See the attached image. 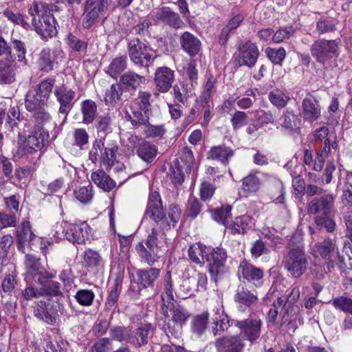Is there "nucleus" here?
Listing matches in <instances>:
<instances>
[{"mask_svg": "<svg viewBox=\"0 0 352 352\" xmlns=\"http://www.w3.org/2000/svg\"><path fill=\"white\" fill-rule=\"evenodd\" d=\"M342 252H345L346 256L340 252L336 243L330 238L316 243L312 248V254L314 257H321L327 261L328 272L331 271L336 261L340 263V268L349 267L352 269V252L350 245L344 244Z\"/></svg>", "mask_w": 352, "mask_h": 352, "instance_id": "f257e3e1", "label": "nucleus"}, {"mask_svg": "<svg viewBox=\"0 0 352 352\" xmlns=\"http://www.w3.org/2000/svg\"><path fill=\"white\" fill-rule=\"evenodd\" d=\"M127 50L131 61L139 67H149L157 57L152 47L140 38L131 40Z\"/></svg>", "mask_w": 352, "mask_h": 352, "instance_id": "f03ea898", "label": "nucleus"}, {"mask_svg": "<svg viewBox=\"0 0 352 352\" xmlns=\"http://www.w3.org/2000/svg\"><path fill=\"white\" fill-rule=\"evenodd\" d=\"M54 82L55 80L52 78H47L41 80L34 90L26 94L25 108L35 109L39 104H47L54 87Z\"/></svg>", "mask_w": 352, "mask_h": 352, "instance_id": "7ed1b4c3", "label": "nucleus"}, {"mask_svg": "<svg viewBox=\"0 0 352 352\" xmlns=\"http://www.w3.org/2000/svg\"><path fill=\"white\" fill-rule=\"evenodd\" d=\"M284 266L293 277L302 276L307 266V258L303 249L300 246L290 248L285 258Z\"/></svg>", "mask_w": 352, "mask_h": 352, "instance_id": "20e7f679", "label": "nucleus"}, {"mask_svg": "<svg viewBox=\"0 0 352 352\" xmlns=\"http://www.w3.org/2000/svg\"><path fill=\"white\" fill-rule=\"evenodd\" d=\"M227 252L225 249L219 247L210 248V252L208 253L206 261L208 263V270L212 279L217 281L227 272Z\"/></svg>", "mask_w": 352, "mask_h": 352, "instance_id": "39448f33", "label": "nucleus"}, {"mask_svg": "<svg viewBox=\"0 0 352 352\" xmlns=\"http://www.w3.org/2000/svg\"><path fill=\"white\" fill-rule=\"evenodd\" d=\"M338 49L337 41L320 39L312 44L311 53L318 63L324 65L329 60L338 56Z\"/></svg>", "mask_w": 352, "mask_h": 352, "instance_id": "423d86ee", "label": "nucleus"}, {"mask_svg": "<svg viewBox=\"0 0 352 352\" xmlns=\"http://www.w3.org/2000/svg\"><path fill=\"white\" fill-rule=\"evenodd\" d=\"M54 95L59 104L58 113L63 114L66 119L76 102V91L65 84H63L55 87Z\"/></svg>", "mask_w": 352, "mask_h": 352, "instance_id": "0eeeda50", "label": "nucleus"}, {"mask_svg": "<svg viewBox=\"0 0 352 352\" xmlns=\"http://www.w3.org/2000/svg\"><path fill=\"white\" fill-rule=\"evenodd\" d=\"M111 0H86L84 8V18L82 25L90 28L100 14H102L108 8Z\"/></svg>", "mask_w": 352, "mask_h": 352, "instance_id": "6e6552de", "label": "nucleus"}, {"mask_svg": "<svg viewBox=\"0 0 352 352\" xmlns=\"http://www.w3.org/2000/svg\"><path fill=\"white\" fill-rule=\"evenodd\" d=\"M263 322L256 316H250L248 318L236 320L234 325L241 330V333L251 343L254 342L261 336Z\"/></svg>", "mask_w": 352, "mask_h": 352, "instance_id": "1a4fd4ad", "label": "nucleus"}, {"mask_svg": "<svg viewBox=\"0 0 352 352\" xmlns=\"http://www.w3.org/2000/svg\"><path fill=\"white\" fill-rule=\"evenodd\" d=\"M45 142V134L41 131H34L24 140L18 148L16 154L19 157H27L28 155L40 151Z\"/></svg>", "mask_w": 352, "mask_h": 352, "instance_id": "9d476101", "label": "nucleus"}, {"mask_svg": "<svg viewBox=\"0 0 352 352\" xmlns=\"http://www.w3.org/2000/svg\"><path fill=\"white\" fill-rule=\"evenodd\" d=\"M259 51L256 44L247 41L238 48V53L234 58L239 66L252 67L257 61Z\"/></svg>", "mask_w": 352, "mask_h": 352, "instance_id": "9b49d317", "label": "nucleus"}, {"mask_svg": "<svg viewBox=\"0 0 352 352\" xmlns=\"http://www.w3.org/2000/svg\"><path fill=\"white\" fill-rule=\"evenodd\" d=\"M63 57V52L59 47L53 50L50 48L43 49L36 61L38 69L45 73L52 71L54 66L58 64V60Z\"/></svg>", "mask_w": 352, "mask_h": 352, "instance_id": "f8f14e48", "label": "nucleus"}, {"mask_svg": "<svg viewBox=\"0 0 352 352\" xmlns=\"http://www.w3.org/2000/svg\"><path fill=\"white\" fill-rule=\"evenodd\" d=\"M150 17L155 23L162 22L177 29L181 28L184 24L179 14L166 6L153 10L150 13Z\"/></svg>", "mask_w": 352, "mask_h": 352, "instance_id": "ddd939ff", "label": "nucleus"}, {"mask_svg": "<svg viewBox=\"0 0 352 352\" xmlns=\"http://www.w3.org/2000/svg\"><path fill=\"white\" fill-rule=\"evenodd\" d=\"M160 269L155 267L137 270L134 281L137 283L138 288L136 290L131 286V290L135 292L137 294H140V291L143 289L153 287L155 280L160 276Z\"/></svg>", "mask_w": 352, "mask_h": 352, "instance_id": "4468645a", "label": "nucleus"}, {"mask_svg": "<svg viewBox=\"0 0 352 352\" xmlns=\"http://www.w3.org/2000/svg\"><path fill=\"white\" fill-rule=\"evenodd\" d=\"M97 146L100 151V163L106 170L111 168L117 162L118 146L115 141L105 144L101 139L97 142Z\"/></svg>", "mask_w": 352, "mask_h": 352, "instance_id": "2eb2a0df", "label": "nucleus"}, {"mask_svg": "<svg viewBox=\"0 0 352 352\" xmlns=\"http://www.w3.org/2000/svg\"><path fill=\"white\" fill-rule=\"evenodd\" d=\"M322 107L318 100L307 94L302 102V117L305 121L312 123L319 119Z\"/></svg>", "mask_w": 352, "mask_h": 352, "instance_id": "dca6fc26", "label": "nucleus"}, {"mask_svg": "<svg viewBox=\"0 0 352 352\" xmlns=\"http://www.w3.org/2000/svg\"><path fill=\"white\" fill-rule=\"evenodd\" d=\"M56 20L52 14L42 16L36 22L32 19V25L35 31L44 39L55 36L57 33Z\"/></svg>", "mask_w": 352, "mask_h": 352, "instance_id": "f3484780", "label": "nucleus"}, {"mask_svg": "<svg viewBox=\"0 0 352 352\" xmlns=\"http://www.w3.org/2000/svg\"><path fill=\"white\" fill-rule=\"evenodd\" d=\"M189 316V312L183 307H173L172 318L167 322L169 332L175 337L179 336L183 324L186 323Z\"/></svg>", "mask_w": 352, "mask_h": 352, "instance_id": "a211bd4d", "label": "nucleus"}, {"mask_svg": "<svg viewBox=\"0 0 352 352\" xmlns=\"http://www.w3.org/2000/svg\"><path fill=\"white\" fill-rule=\"evenodd\" d=\"M154 331L155 328L151 323L141 324L134 331L131 330L129 343L136 348L146 345Z\"/></svg>", "mask_w": 352, "mask_h": 352, "instance_id": "6ab92c4d", "label": "nucleus"}, {"mask_svg": "<svg viewBox=\"0 0 352 352\" xmlns=\"http://www.w3.org/2000/svg\"><path fill=\"white\" fill-rule=\"evenodd\" d=\"M234 300L238 309L243 312L257 302L258 294L256 292H252L245 287L239 285L234 294Z\"/></svg>", "mask_w": 352, "mask_h": 352, "instance_id": "aec40b11", "label": "nucleus"}, {"mask_svg": "<svg viewBox=\"0 0 352 352\" xmlns=\"http://www.w3.org/2000/svg\"><path fill=\"white\" fill-rule=\"evenodd\" d=\"M175 80V72L168 67L157 68L155 72L154 82L157 91L168 92Z\"/></svg>", "mask_w": 352, "mask_h": 352, "instance_id": "412c9836", "label": "nucleus"}, {"mask_svg": "<svg viewBox=\"0 0 352 352\" xmlns=\"http://www.w3.org/2000/svg\"><path fill=\"white\" fill-rule=\"evenodd\" d=\"M67 240L73 243L82 244L89 239L91 228L86 222L78 224L69 223Z\"/></svg>", "mask_w": 352, "mask_h": 352, "instance_id": "4be33fe9", "label": "nucleus"}, {"mask_svg": "<svg viewBox=\"0 0 352 352\" xmlns=\"http://www.w3.org/2000/svg\"><path fill=\"white\" fill-rule=\"evenodd\" d=\"M144 216L151 218L155 223L162 221L164 218V212L159 192L155 191L150 194Z\"/></svg>", "mask_w": 352, "mask_h": 352, "instance_id": "5701e85b", "label": "nucleus"}, {"mask_svg": "<svg viewBox=\"0 0 352 352\" xmlns=\"http://www.w3.org/2000/svg\"><path fill=\"white\" fill-rule=\"evenodd\" d=\"M214 344L219 352H241L245 346V342L239 336L220 338Z\"/></svg>", "mask_w": 352, "mask_h": 352, "instance_id": "b1692460", "label": "nucleus"}, {"mask_svg": "<svg viewBox=\"0 0 352 352\" xmlns=\"http://www.w3.org/2000/svg\"><path fill=\"white\" fill-rule=\"evenodd\" d=\"M334 198L332 195H327L312 199L307 205L309 214L321 213L327 215L330 213Z\"/></svg>", "mask_w": 352, "mask_h": 352, "instance_id": "393cba45", "label": "nucleus"}, {"mask_svg": "<svg viewBox=\"0 0 352 352\" xmlns=\"http://www.w3.org/2000/svg\"><path fill=\"white\" fill-rule=\"evenodd\" d=\"M239 274H241L243 278L259 287L262 285L263 272L261 269L256 267L246 261L241 262L239 267Z\"/></svg>", "mask_w": 352, "mask_h": 352, "instance_id": "a878e982", "label": "nucleus"}, {"mask_svg": "<svg viewBox=\"0 0 352 352\" xmlns=\"http://www.w3.org/2000/svg\"><path fill=\"white\" fill-rule=\"evenodd\" d=\"M36 236L32 230L30 223L28 221L22 222L16 229V240L18 250L25 252V246H31Z\"/></svg>", "mask_w": 352, "mask_h": 352, "instance_id": "bb28decb", "label": "nucleus"}, {"mask_svg": "<svg viewBox=\"0 0 352 352\" xmlns=\"http://www.w3.org/2000/svg\"><path fill=\"white\" fill-rule=\"evenodd\" d=\"M213 311L214 314L212 320L214 326L212 327V333L214 336L220 335L230 326V319L221 305H219Z\"/></svg>", "mask_w": 352, "mask_h": 352, "instance_id": "cd10ccee", "label": "nucleus"}, {"mask_svg": "<svg viewBox=\"0 0 352 352\" xmlns=\"http://www.w3.org/2000/svg\"><path fill=\"white\" fill-rule=\"evenodd\" d=\"M16 63L12 57L0 60V84L10 85L15 81Z\"/></svg>", "mask_w": 352, "mask_h": 352, "instance_id": "c85d7f7f", "label": "nucleus"}, {"mask_svg": "<svg viewBox=\"0 0 352 352\" xmlns=\"http://www.w3.org/2000/svg\"><path fill=\"white\" fill-rule=\"evenodd\" d=\"M254 226V220L249 215H242L237 217L234 220L231 221L228 226L229 230L232 234H244L247 230L252 228Z\"/></svg>", "mask_w": 352, "mask_h": 352, "instance_id": "c756f323", "label": "nucleus"}, {"mask_svg": "<svg viewBox=\"0 0 352 352\" xmlns=\"http://www.w3.org/2000/svg\"><path fill=\"white\" fill-rule=\"evenodd\" d=\"M180 43L184 51L191 56L197 54L201 47L200 41L188 32L182 34L180 38Z\"/></svg>", "mask_w": 352, "mask_h": 352, "instance_id": "7c9ffc66", "label": "nucleus"}, {"mask_svg": "<svg viewBox=\"0 0 352 352\" xmlns=\"http://www.w3.org/2000/svg\"><path fill=\"white\" fill-rule=\"evenodd\" d=\"M146 78L134 72L128 71L120 76V83L128 90H136L142 84L144 83Z\"/></svg>", "mask_w": 352, "mask_h": 352, "instance_id": "2f4dec72", "label": "nucleus"}, {"mask_svg": "<svg viewBox=\"0 0 352 352\" xmlns=\"http://www.w3.org/2000/svg\"><path fill=\"white\" fill-rule=\"evenodd\" d=\"M234 155V151L224 145L214 146L208 152V158L220 162L224 165L229 163Z\"/></svg>", "mask_w": 352, "mask_h": 352, "instance_id": "473e14b6", "label": "nucleus"}, {"mask_svg": "<svg viewBox=\"0 0 352 352\" xmlns=\"http://www.w3.org/2000/svg\"><path fill=\"white\" fill-rule=\"evenodd\" d=\"M135 249L141 261L150 266L153 265L157 262L160 257V253L161 250L144 248V245L142 242L136 245Z\"/></svg>", "mask_w": 352, "mask_h": 352, "instance_id": "72a5a7b5", "label": "nucleus"}, {"mask_svg": "<svg viewBox=\"0 0 352 352\" xmlns=\"http://www.w3.org/2000/svg\"><path fill=\"white\" fill-rule=\"evenodd\" d=\"M91 181L104 191L111 190L116 186L115 182L103 170L98 169L91 175Z\"/></svg>", "mask_w": 352, "mask_h": 352, "instance_id": "f704fd0d", "label": "nucleus"}, {"mask_svg": "<svg viewBox=\"0 0 352 352\" xmlns=\"http://www.w3.org/2000/svg\"><path fill=\"white\" fill-rule=\"evenodd\" d=\"M157 147L145 140H142L137 146L138 155L146 162H153L157 155Z\"/></svg>", "mask_w": 352, "mask_h": 352, "instance_id": "c9c22d12", "label": "nucleus"}, {"mask_svg": "<svg viewBox=\"0 0 352 352\" xmlns=\"http://www.w3.org/2000/svg\"><path fill=\"white\" fill-rule=\"evenodd\" d=\"M208 252H210V247H206L201 243H195L188 249L189 258L196 264H201L204 260L206 261Z\"/></svg>", "mask_w": 352, "mask_h": 352, "instance_id": "e433bc0d", "label": "nucleus"}, {"mask_svg": "<svg viewBox=\"0 0 352 352\" xmlns=\"http://www.w3.org/2000/svg\"><path fill=\"white\" fill-rule=\"evenodd\" d=\"M127 58L126 56H119L114 58L108 67L106 73L113 78H117L120 74L126 69Z\"/></svg>", "mask_w": 352, "mask_h": 352, "instance_id": "4c0bfd02", "label": "nucleus"}, {"mask_svg": "<svg viewBox=\"0 0 352 352\" xmlns=\"http://www.w3.org/2000/svg\"><path fill=\"white\" fill-rule=\"evenodd\" d=\"M38 283L41 285V289L43 296L58 297L62 296L61 285L58 282L54 280L43 282L42 278L39 277Z\"/></svg>", "mask_w": 352, "mask_h": 352, "instance_id": "58836bf2", "label": "nucleus"}, {"mask_svg": "<svg viewBox=\"0 0 352 352\" xmlns=\"http://www.w3.org/2000/svg\"><path fill=\"white\" fill-rule=\"evenodd\" d=\"M34 315L38 320L48 324L52 325L56 322V317L48 311L47 303L43 300L36 303L34 307Z\"/></svg>", "mask_w": 352, "mask_h": 352, "instance_id": "ea45409f", "label": "nucleus"}, {"mask_svg": "<svg viewBox=\"0 0 352 352\" xmlns=\"http://www.w3.org/2000/svg\"><path fill=\"white\" fill-rule=\"evenodd\" d=\"M80 111L82 115V122L89 124L95 119L97 105L93 100H85L80 103Z\"/></svg>", "mask_w": 352, "mask_h": 352, "instance_id": "a19ab883", "label": "nucleus"}, {"mask_svg": "<svg viewBox=\"0 0 352 352\" xmlns=\"http://www.w3.org/2000/svg\"><path fill=\"white\" fill-rule=\"evenodd\" d=\"M98 136L104 141L105 136L112 131V119L109 116L104 115L98 117L95 123Z\"/></svg>", "mask_w": 352, "mask_h": 352, "instance_id": "79ce46f5", "label": "nucleus"}, {"mask_svg": "<svg viewBox=\"0 0 352 352\" xmlns=\"http://www.w3.org/2000/svg\"><path fill=\"white\" fill-rule=\"evenodd\" d=\"M150 112L140 110L137 107L131 106V113L129 118L131 124L135 127L144 126L148 122Z\"/></svg>", "mask_w": 352, "mask_h": 352, "instance_id": "37998d69", "label": "nucleus"}, {"mask_svg": "<svg viewBox=\"0 0 352 352\" xmlns=\"http://www.w3.org/2000/svg\"><path fill=\"white\" fill-rule=\"evenodd\" d=\"M261 185V179L254 174H249L242 179V190L245 194L256 193Z\"/></svg>", "mask_w": 352, "mask_h": 352, "instance_id": "c03bdc74", "label": "nucleus"}, {"mask_svg": "<svg viewBox=\"0 0 352 352\" xmlns=\"http://www.w3.org/2000/svg\"><path fill=\"white\" fill-rule=\"evenodd\" d=\"M84 265L91 268L102 267L104 264V260L100 254L91 249L87 250L84 253Z\"/></svg>", "mask_w": 352, "mask_h": 352, "instance_id": "a18cd8bd", "label": "nucleus"}, {"mask_svg": "<svg viewBox=\"0 0 352 352\" xmlns=\"http://www.w3.org/2000/svg\"><path fill=\"white\" fill-rule=\"evenodd\" d=\"M122 89L120 83L113 84L109 89H107L104 96V101L107 105H113L121 99Z\"/></svg>", "mask_w": 352, "mask_h": 352, "instance_id": "49530a36", "label": "nucleus"}, {"mask_svg": "<svg viewBox=\"0 0 352 352\" xmlns=\"http://www.w3.org/2000/svg\"><path fill=\"white\" fill-rule=\"evenodd\" d=\"M122 277L120 275H117L116 278L113 281V285L111 287V290L109 293L106 306L111 307H113L117 302L119 296L120 292L122 289Z\"/></svg>", "mask_w": 352, "mask_h": 352, "instance_id": "de8ad7c7", "label": "nucleus"}, {"mask_svg": "<svg viewBox=\"0 0 352 352\" xmlns=\"http://www.w3.org/2000/svg\"><path fill=\"white\" fill-rule=\"evenodd\" d=\"M151 94L148 91H139L137 98L133 102L131 107H137L140 110L151 111L150 98Z\"/></svg>", "mask_w": 352, "mask_h": 352, "instance_id": "09e8293b", "label": "nucleus"}, {"mask_svg": "<svg viewBox=\"0 0 352 352\" xmlns=\"http://www.w3.org/2000/svg\"><path fill=\"white\" fill-rule=\"evenodd\" d=\"M46 104H39L35 109H26L33 113V117L38 125H44L51 121V116L45 109Z\"/></svg>", "mask_w": 352, "mask_h": 352, "instance_id": "8fccbe9b", "label": "nucleus"}, {"mask_svg": "<svg viewBox=\"0 0 352 352\" xmlns=\"http://www.w3.org/2000/svg\"><path fill=\"white\" fill-rule=\"evenodd\" d=\"M208 317L209 314L207 312L194 317L191 323L192 331L199 336L201 335L206 329Z\"/></svg>", "mask_w": 352, "mask_h": 352, "instance_id": "3c124183", "label": "nucleus"}, {"mask_svg": "<svg viewBox=\"0 0 352 352\" xmlns=\"http://www.w3.org/2000/svg\"><path fill=\"white\" fill-rule=\"evenodd\" d=\"M74 194L78 201L83 204H87L93 199V186L89 184L87 186L79 187L74 190Z\"/></svg>", "mask_w": 352, "mask_h": 352, "instance_id": "603ef678", "label": "nucleus"}, {"mask_svg": "<svg viewBox=\"0 0 352 352\" xmlns=\"http://www.w3.org/2000/svg\"><path fill=\"white\" fill-rule=\"evenodd\" d=\"M268 98L271 103L277 108L282 109L286 106L289 97L278 89L270 92Z\"/></svg>", "mask_w": 352, "mask_h": 352, "instance_id": "864d4df0", "label": "nucleus"}, {"mask_svg": "<svg viewBox=\"0 0 352 352\" xmlns=\"http://www.w3.org/2000/svg\"><path fill=\"white\" fill-rule=\"evenodd\" d=\"M196 280L194 276L184 278L182 280L179 285V292L184 295L183 298L186 296H192L195 292H197V287L195 286Z\"/></svg>", "mask_w": 352, "mask_h": 352, "instance_id": "5fc2aeb1", "label": "nucleus"}, {"mask_svg": "<svg viewBox=\"0 0 352 352\" xmlns=\"http://www.w3.org/2000/svg\"><path fill=\"white\" fill-rule=\"evenodd\" d=\"M331 304L340 311L352 315V299L347 296H339L332 299Z\"/></svg>", "mask_w": 352, "mask_h": 352, "instance_id": "6e6d98bb", "label": "nucleus"}, {"mask_svg": "<svg viewBox=\"0 0 352 352\" xmlns=\"http://www.w3.org/2000/svg\"><path fill=\"white\" fill-rule=\"evenodd\" d=\"M166 132L164 125H153L148 122L144 126L143 133L148 138H162Z\"/></svg>", "mask_w": 352, "mask_h": 352, "instance_id": "4d7b16f0", "label": "nucleus"}, {"mask_svg": "<svg viewBox=\"0 0 352 352\" xmlns=\"http://www.w3.org/2000/svg\"><path fill=\"white\" fill-rule=\"evenodd\" d=\"M131 329L126 327H114L110 329L109 333L112 340L129 343Z\"/></svg>", "mask_w": 352, "mask_h": 352, "instance_id": "13d9d810", "label": "nucleus"}, {"mask_svg": "<svg viewBox=\"0 0 352 352\" xmlns=\"http://www.w3.org/2000/svg\"><path fill=\"white\" fill-rule=\"evenodd\" d=\"M74 298L80 305L89 307L93 304L95 294L90 289H80L76 293Z\"/></svg>", "mask_w": 352, "mask_h": 352, "instance_id": "bf43d9fd", "label": "nucleus"}, {"mask_svg": "<svg viewBox=\"0 0 352 352\" xmlns=\"http://www.w3.org/2000/svg\"><path fill=\"white\" fill-rule=\"evenodd\" d=\"M217 79L212 75L208 76L207 81L204 85L203 92L200 96L202 103L207 104L212 94L215 91Z\"/></svg>", "mask_w": 352, "mask_h": 352, "instance_id": "052dcab7", "label": "nucleus"}, {"mask_svg": "<svg viewBox=\"0 0 352 352\" xmlns=\"http://www.w3.org/2000/svg\"><path fill=\"white\" fill-rule=\"evenodd\" d=\"M230 206L227 205L223 206L220 209L214 210L212 214V217L214 221L219 223H221L227 228V226H228L230 222L228 220V219L230 217Z\"/></svg>", "mask_w": 352, "mask_h": 352, "instance_id": "680f3d73", "label": "nucleus"}, {"mask_svg": "<svg viewBox=\"0 0 352 352\" xmlns=\"http://www.w3.org/2000/svg\"><path fill=\"white\" fill-rule=\"evenodd\" d=\"M21 121L20 112L17 107H10L7 112L6 126L13 131Z\"/></svg>", "mask_w": 352, "mask_h": 352, "instance_id": "e2e57ef3", "label": "nucleus"}, {"mask_svg": "<svg viewBox=\"0 0 352 352\" xmlns=\"http://www.w3.org/2000/svg\"><path fill=\"white\" fill-rule=\"evenodd\" d=\"M164 294L162 295V302H167L168 304L174 300L173 283L170 272H167L164 280Z\"/></svg>", "mask_w": 352, "mask_h": 352, "instance_id": "0e129e2a", "label": "nucleus"}, {"mask_svg": "<svg viewBox=\"0 0 352 352\" xmlns=\"http://www.w3.org/2000/svg\"><path fill=\"white\" fill-rule=\"evenodd\" d=\"M265 52L269 59L274 64L279 65H282L286 55L285 50L283 47H280L278 49L267 47L265 50Z\"/></svg>", "mask_w": 352, "mask_h": 352, "instance_id": "69168bd1", "label": "nucleus"}, {"mask_svg": "<svg viewBox=\"0 0 352 352\" xmlns=\"http://www.w3.org/2000/svg\"><path fill=\"white\" fill-rule=\"evenodd\" d=\"M300 297V289L298 287H294L292 289L291 292L288 295L287 301L285 302L282 311H284L283 317L290 314L289 308Z\"/></svg>", "mask_w": 352, "mask_h": 352, "instance_id": "338daca9", "label": "nucleus"}, {"mask_svg": "<svg viewBox=\"0 0 352 352\" xmlns=\"http://www.w3.org/2000/svg\"><path fill=\"white\" fill-rule=\"evenodd\" d=\"M294 32L295 30L292 26L280 28L273 34L272 39L274 43H280L285 39L289 38Z\"/></svg>", "mask_w": 352, "mask_h": 352, "instance_id": "774afa93", "label": "nucleus"}]
</instances>
